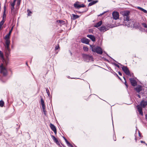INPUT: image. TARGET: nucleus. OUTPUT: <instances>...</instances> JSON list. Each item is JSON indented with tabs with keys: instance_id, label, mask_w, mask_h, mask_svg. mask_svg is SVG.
Segmentation results:
<instances>
[{
	"instance_id": "1",
	"label": "nucleus",
	"mask_w": 147,
	"mask_h": 147,
	"mask_svg": "<svg viewBox=\"0 0 147 147\" xmlns=\"http://www.w3.org/2000/svg\"><path fill=\"white\" fill-rule=\"evenodd\" d=\"M130 12L128 11H123L121 14L123 17V25L127 26L128 27L130 26V19L129 15Z\"/></svg>"
},
{
	"instance_id": "2",
	"label": "nucleus",
	"mask_w": 147,
	"mask_h": 147,
	"mask_svg": "<svg viewBox=\"0 0 147 147\" xmlns=\"http://www.w3.org/2000/svg\"><path fill=\"white\" fill-rule=\"evenodd\" d=\"M147 105V101L144 100H142L140 102V105H138L136 107L139 114L142 116L143 115L142 108H144Z\"/></svg>"
},
{
	"instance_id": "3",
	"label": "nucleus",
	"mask_w": 147,
	"mask_h": 147,
	"mask_svg": "<svg viewBox=\"0 0 147 147\" xmlns=\"http://www.w3.org/2000/svg\"><path fill=\"white\" fill-rule=\"evenodd\" d=\"M92 48V51L94 52H96L97 54L101 55L102 53V51L101 48L98 46L95 45L90 46Z\"/></svg>"
},
{
	"instance_id": "4",
	"label": "nucleus",
	"mask_w": 147,
	"mask_h": 147,
	"mask_svg": "<svg viewBox=\"0 0 147 147\" xmlns=\"http://www.w3.org/2000/svg\"><path fill=\"white\" fill-rule=\"evenodd\" d=\"M83 57L84 60L87 62H89L91 60L92 61L93 60L92 56L84 54L83 55Z\"/></svg>"
},
{
	"instance_id": "5",
	"label": "nucleus",
	"mask_w": 147,
	"mask_h": 147,
	"mask_svg": "<svg viewBox=\"0 0 147 147\" xmlns=\"http://www.w3.org/2000/svg\"><path fill=\"white\" fill-rule=\"evenodd\" d=\"M122 66L121 67L124 73L127 75L131 76V75L130 74V71L128 68L127 66H125L123 65H121Z\"/></svg>"
},
{
	"instance_id": "6",
	"label": "nucleus",
	"mask_w": 147,
	"mask_h": 147,
	"mask_svg": "<svg viewBox=\"0 0 147 147\" xmlns=\"http://www.w3.org/2000/svg\"><path fill=\"white\" fill-rule=\"evenodd\" d=\"M112 16L113 19L117 20L119 18V13L117 11H114L112 13Z\"/></svg>"
},
{
	"instance_id": "7",
	"label": "nucleus",
	"mask_w": 147,
	"mask_h": 147,
	"mask_svg": "<svg viewBox=\"0 0 147 147\" xmlns=\"http://www.w3.org/2000/svg\"><path fill=\"white\" fill-rule=\"evenodd\" d=\"M0 68L1 73L3 74L4 75H6L7 74V71L5 68L3 66V64L1 65Z\"/></svg>"
},
{
	"instance_id": "8",
	"label": "nucleus",
	"mask_w": 147,
	"mask_h": 147,
	"mask_svg": "<svg viewBox=\"0 0 147 147\" xmlns=\"http://www.w3.org/2000/svg\"><path fill=\"white\" fill-rule=\"evenodd\" d=\"M131 84L132 86L135 87L137 85V82L133 78H129Z\"/></svg>"
},
{
	"instance_id": "9",
	"label": "nucleus",
	"mask_w": 147,
	"mask_h": 147,
	"mask_svg": "<svg viewBox=\"0 0 147 147\" xmlns=\"http://www.w3.org/2000/svg\"><path fill=\"white\" fill-rule=\"evenodd\" d=\"M134 89L138 93H139L142 90V87L140 85H138L136 87L134 88Z\"/></svg>"
},
{
	"instance_id": "10",
	"label": "nucleus",
	"mask_w": 147,
	"mask_h": 147,
	"mask_svg": "<svg viewBox=\"0 0 147 147\" xmlns=\"http://www.w3.org/2000/svg\"><path fill=\"white\" fill-rule=\"evenodd\" d=\"M81 41L83 43L88 45L89 44L90 40L86 38H84L81 39Z\"/></svg>"
},
{
	"instance_id": "11",
	"label": "nucleus",
	"mask_w": 147,
	"mask_h": 147,
	"mask_svg": "<svg viewBox=\"0 0 147 147\" xmlns=\"http://www.w3.org/2000/svg\"><path fill=\"white\" fill-rule=\"evenodd\" d=\"M50 126L51 129L54 131L55 134H56L57 130L55 125L52 123H50Z\"/></svg>"
},
{
	"instance_id": "12",
	"label": "nucleus",
	"mask_w": 147,
	"mask_h": 147,
	"mask_svg": "<svg viewBox=\"0 0 147 147\" xmlns=\"http://www.w3.org/2000/svg\"><path fill=\"white\" fill-rule=\"evenodd\" d=\"M87 36L93 42L95 41L96 40L94 36L91 34L87 35Z\"/></svg>"
},
{
	"instance_id": "13",
	"label": "nucleus",
	"mask_w": 147,
	"mask_h": 147,
	"mask_svg": "<svg viewBox=\"0 0 147 147\" xmlns=\"http://www.w3.org/2000/svg\"><path fill=\"white\" fill-rule=\"evenodd\" d=\"M51 137L55 142L58 145L60 146V144L58 140L54 136L52 135Z\"/></svg>"
},
{
	"instance_id": "14",
	"label": "nucleus",
	"mask_w": 147,
	"mask_h": 147,
	"mask_svg": "<svg viewBox=\"0 0 147 147\" xmlns=\"http://www.w3.org/2000/svg\"><path fill=\"white\" fill-rule=\"evenodd\" d=\"M10 51L11 50H5L4 51L5 53L6 57L7 58H8L10 55Z\"/></svg>"
},
{
	"instance_id": "15",
	"label": "nucleus",
	"mask_w": 147,
	"mask_h": 147,
	"mask_svg": "<svg viewBox=\"0 0 147 147\" xmlns=\"http://www.w3.org/2000/svg\"><path fill=\"white\" fill-rule=\"evenodd\" d=\"M108 29H107L106 27L104 26H102L99 29V30L101 31L105 32L107 31Z\"/></svg>"
},
{
	"instance_id": "16",
	"label": "nucleus",
	"mask_w": 147,
	"mask_h": 147,
	"mask_svg": "<svg viewBox=\"0 0 147 147\" xmlns=\"http://www.w3.org/2000/svg\"><path fill=\"white\" fill-rule=\"evenodd\" d=\"M72 17H71V19L73 20H74L78 18L80 16L77 15H75L74 14H72Z\"/></svg>"
},
{
	"instance_id": "17",
	"label": "nucleus",
	"mask_w": 147,
	"mask_h": 147,
	"mask_svg": "<svg viewBox=\"0 0 147 147\" xmlns=\"http://www.w3.org/2000/svg\"><path fill=\"white\" fill-rule=\"evenodd\" d=\"M79 3V2L77 1L74 4V6L76 8L79 9L80 8V5L78 4Z\"/></svg>"
},
{
	"instance_id": "18",
	"label": "nucleus",
	"mask_w": 147,
	"mask_h": 147,
	"mask_svg": "<svg viewBox=\"0 0 147 147\" xmlns=\"http://www.w3.org/2000/svg\"><path fill=\"white\" fill-rule=\"evenodd\" d=\"M98 2V1L97 0H95V1H91V2L90 3L88 4V7L90 6L95 4L97 2Z\"/></svg>"
},
{
	"instance_id": "19",
	"label": "nucleus",
	"mask_w": 147,
	"mask_h": 147,
	"mask_svg": "<svg viewBox=\"0 0 147 147\" xmlns=\"http://www.w3.org/2000/svg\"><path fill=\"white\" fill-rule=\"evenodd\" d=\"M102 23V21H100L97 22L96 24L94 26L95 27L97 28L98 27L100 26Z\"/></svg>"
},
{
	"instance_id": "20",
	"label": "nucleus",
	"mask_w": 147,
	"mask_h": 147,
	"mask_svg": "<svg viewBox=\"0 0 147 147\" xmlns=\"http://www.w3.org/2000/svg\"><path fill=\"white\" fill-rule=\"evenodd\" d=\"M136 8L137 9H139V10L143 11L144 13H147V11L146 10L144 9H143V8H142L140 7H137Z\"/></svg>"
},
{
	"instance_id": "21",
	"label": "nucleus",
	"mask_w": 147,
	"mask_h": 147,
	"mask_svg": "<svg viewBox=\"0 0 147 147\" xmlns=\"http://www.w3.org/2000/svg\"><path fill=\"white\" fill-rule=\"evenodd\" d=\"M5 47V50H11L9 48L10 45H4Z\"/></svg>"
},
{
	"instance_id": "22",
	"label": "nucleus",
	"mask_w": 147,
	"mask_h": 147,
	"mask_svg": "<svg viewBox=\"0 0 147 147\" xmlns=\"http://www.w3.org/2000/svg\"><path fill=\"white\" fill-rule=\"evenodd\" d=\"M5 44L4 45H10V41L9 40H5Z\"/></svg>"
},
{
	"instance_id": "23",
	"label": "nucleus",
	"mask_w": 147,
	"mask_h": 147,
	"mask_svg": "<svg viewBox=\"0 0 147 147\" xmlns=\"http://www.w3.org/2000/svg\"><path fill=\"white\" fill-rule=\"evenodd\" d=\"M57 22H59L60 24H65V21L63 20H57Z\"/></svg>"
},
{
	"instance_id": "24",
	"label": "nucleus",
	"mask_w": 147,
	"mask_h": 147,
	"mask_svg": "<svg viewBox=\"0 0 147 147\" xmlns=\"http://www.w3.org/2000/svg\"><path fill=\"white\" fill-rule=\"evenodd\" d=\"M40 102L42 107L45 106L44 101L42 98L40 99Z\"/></svg>"
},
{
	"instance_id": "25",
	"label": "nucleus",
	"mask_w": 147,
	"mask_h": 147,
	"mask_svg": "<svg viewBox=\"0 0 147 147\" xmlns=\"http://www.w3.org/2000/svg\"><path fill=\"white\" fill-rule=\"evenodd\" d=\"M10 35L9 34H6L4 38V39L5 40H9V38H10Z\"/></svg>"
},
{
	"instance_id": "26",
	"label": "nucleus",
	"mask_w": 147,
	"mask_h": 147,
	"mask_svg": "<svg viewBox=\"0 0 147 147\" xmlns=\"http://www.w3.org/2000/svg\"><path fill=\"white\" fill-rule=\"evenodd\" d=\"M5 22V21H4L3 20H2L0 22V30H1L2 26L3 24Z\"/></svg>"
},
{
	"instance_id": "27",
	"label": "nucleus",
	"mask_w": 147,
	"mask_h": 147,
	"mask_svg": "<svg viewBox=\"0 0 147 147\" xmlns=\"http://www.w3.org/2000/svg\"><path fill=\"white\" fill-rule=\"evenodd\" d=\"M46 92L48 96L49 97H50V92H49V89H48V88H47L46 89Z\"/></svg>"
},
{
	"instance_id": "28",
	"label": "nucleus",
	"mask_w": 147,
	"mask_h": 147,
	"mask_svg": "<svg viewBox=\"0 0 147 147\" xmlns=\"http://www.w3.org/2000/svg\"><path fill=\"white\" fill-rule=\"evenodd\" d=\"M4 104V102L2 100L0 101V107H2L3 106Z\"/></svg>"
},
{
	"instance_id": "29",
	"label": "nucleus",
	"mask_w": 147,
	"mask_h": 147,
	"mask_svg": "<svg viewBox=\"0 0 147 147\" xmlns=\"http://www.w3.org/2000/svg\"><path fill=\"white\" fill-rule=\"evenodd\" d=\"M0 57L2 58V59L4 60L3 53L1 51H0Z\"/></svg>"
},
{
	"instance_id": "30",
	"label": "nucleus",
	"mask_w": 147,
	"mask_h": 147,
	"mask_svg": "<svg viewBox=\"0 0 147 147\" xmlns=\"http://www.w3.org/2000/svg\"><path fill=\"white\" fill-rule=\"evenodd\" d=\"M27 11L28 13V16H30L32 13V12L29 9H28Z\"/></svg>"
},
{
	"instance_id": "31",
	"label": "nucleus",
	"mask_w": 147,
	"mask_h": 147,
	"mask_svg": "<svg viewBox=\"0 0 147 147\" xmlns=\"http://www.w3.org/2000/svg\"><path fill=\"white\" fill-rule=\"evenodd\" d=\"M14 7H11V11L12 14H13L14 13Z\"/></svg>"
},
{
	"instance_id": "32",
	"label": "nucleus",
	"mask_w": 147,
	"mask_h": 147,
	"mask_svg": "<svg viewBox=\"0 0 147 147\" xmlns=\"http://www.w3.org/2000/svg\"><path fill=\"white\" fill-rule=\"evenodd\" d=\"M21 0H17V6L19 7L20 4Z\"/></svg>"
},
{
	"instance_id": "33",
	"label": "nucleus",
	"mask_w": 147,
	"mask_h": 147,
	"mask_svg": "<svg viewBox=\"0 0 147 147\" xmlns=\"http://www.w3.org/2000/svg\"><path fill=\"white\" fill-rule=\"evenodd\" d=\"M83 50L84 51H88V48L87 47H83Z\"/></svg>"
},
{
	"instance_id": "34",
	"label": "nucleus",
	"mask_w": 147,
	"mask_h": 147,
	"mask_svg": "<svg viewBox=\"0 0 147 147\" xmlns=\"http://www.w3.org/2000/svg\"><path fill=\"white\" fill-rule=\"evenodd\" d=\"M60 49L59 45V44H57V45L55 46V50H56L59 49Z\"/></svg>"
},
{
	"instance_id": "35",
	"label": "nucleus",
	"mask_w": 147,
	"mask_h": 147,
	"mask_svg": "<svg viewBox=\"0 0 147 147\" xmlns=\"http://www.w3.org/2000/svg\"><path fill=\"white\" fill-rule=\"evenodd\" d=\"M67 146L69 147H74L69 142L67 144Z\"/></svg>"
},
{
	"instance_id": "36",
	"label": "nucleus",
	"mask_w": 147,
	"mask_h": 147,
	"mask_svg": "<svg viewBox=\"0 0 147 147\" xmlns=\"http://www.w3.org/2000/svg\"><path fill=\"white\" fill-rule=\"evenodd\" d=\"M43 112L44 113V114L46 115V110L45 108V106L42 107Z\"/></svg>"
},
{
	"instance_id": "37",
	"label": "nucleus",
	"mask_w": 147,
	"mask_h": 147,
	"mask_svg": "<svg viewBox=\"0 0 147 147\" xmlns=\"http://www.w3.org/2000/svg\"><path fill=\"white\" fill-rule=\"evenodd\" d=\"M142 25L144 28L147 29V25L145 23H142Z\"/></svg>"
},
{
	"instance_id": "38",
	"label": "nucleus",
	"mask_w": 147,
	"mask_h": 147,
	"mask_svg": "<svg viewBox=\"0 0 147 147\" xmlns=\"http://www.w3.org/2000/svg\"><path fill=\"white\" fill-rule=\"evenodd\" d=\"M5 13V9L4 10V14H3V20H4V18H5L6 17V15Z\"/></svg>"
},
{
	"instance_id": "39",
	"label": "nucleus",
	"mask_w": 147,
	"mask_h": 147,
	"mask_svg": "<svg viewBox=\"0 0 147 147\" xmlns=\"http://www.w3.org/2000/svg\"><path fill=\"white\" fill-rule=\"evenodd\" d=\"M86 6L84 4H82L80 5V7H84Z\"/></svg>"
},
{
	"instance_id": "40",
	"label": "nucleus",
	"mask_w": 147,
	"mask_h": 147,
	"mask_svg": "<svg viewBox=\"0 0 147 147\" xmlns=\"http://www.w3.org/2000/svg\"><path fill=\"white\" fill-rule=\"evenodd\" d=\"M13 29V27H12V28L11 29V30L9 31L8 34H9L10 35H11V32H12V30Z\"/></svg>"
},
{
	"instance_id": "41",
	"label": "nucleus",
	"mask_w": 147,
	"mask_h": 147,
	"mask_svg": "<svg viewBox=\"0 0 147 147\" xmlns=\"http://www.w3.org/2000/svg\"><path fill=\"white\" fill-rule=\"evenodd\" d=\"M63 138L65 140L66 143V144H67V143L69 142L67 141V139L64 137H63Z\"/></svg>"
},
{
	"instance_id": "42",
	"label": "nucleus",
	"mask_w": 147,
	"mask_h": 147,
	"mask_svg": "<svg viewBox=\"0 0 147 147\" xmlns=\"http://www.w3.org/2000/svg\"><path fill=\"white\" fill-rule=\"evenodd\" d=\"M15 3H11V7H14Z\"/></svg>"
},
{
	"instance_id": "43",
	"label": "nucleus",
	"mask_w": 147,
	"mask_h": 147,
	"mask_svg": "<svg viewBox=\"0 0 147 147\" xmlns=\"http://www.w3.org/2000/svg\"><path fill=\"white\" fill-rule=\"evenodd\" d=\"M106 12H104L102 13H100V15H98V16H102V15L105 14Z\"/></svg>"
},
{
	"instance_id": "44",
	"label": "nucleus",
	"mask_w": 147,
	"mask_h": 147,
	"mask_svg": "<svg viewBox=\"0 0 147 147\" xmlns=\"http://www.w3.org/2000/svg\"><path fill=\"white\" fill-rule=\"evenodd\" d=\"M88 10V8H86V9L84 11H82V12L78 11V12L80 13H83L84 12H86Z\"/></svg>"
},
{
	"instance_id": "45",
	"label": "nucleus",
	"mask_w": 147,
	"mask_h": 147,
	"mask_svg": "<svg viewBox=\"0 0 147 147\" xmlns=\"http://www.w3.org/2000/svg\"><path fill=\"white\" fill-rule=\"evenodd\" d=\"M124 84H125V86H126L127 88H128V85L127 84L126 82V81H125V82Z\"/></svg>"
},
{
	"instance_id": "46",
	"label": "nucleus",
	"mask_w": 147,
	"mask_h": 147,
	"mask_svg": "<svg viewBox=\"0 0 147 147\" xmlns=\"http://www.w3.org/2000/svg\"><path fill=\"white\" fill-rule=\"evenodd\" d=\"M115 65L117 67H118V68H119V66L117 64H115Z\"/></svg>"
},
{
	"instance_id": "47",
	"label": "nucleus",
	"mask_w": 147,
	"mask_h": 147,
	"mask_svg": "<svg viewBox=\"0 0 147 147\" xmlns=\"http://www.w3.org/2000/svg\"><path fill=\"white\" fill-rule=\"evenodd\" d=\"M118 73L119 75H120L121 76H122V74L121 72H120V71H118Z\"/></svg>"
},
{
	"instance_id": "48",
	"label": "nucleus",
	"mask_w": 147,
	"mask_h": 147,
	"mask_svg": "<svg viewBox=\"0 0 147 147\" xmlns=\"http://www.w3.org/2000/svg\"><path fill=\"white\" fill-rule=\"evenodd\" d=\"M114 75L116 76L117 77H119V76H118V75L115 73Z\"/></svg>"
},
{
	"instance_id": "49",
	"label": "nucleus",
	"mask_w": 147,
	"mask_h": 147,
	"mask_svg": "<svg viewBox=\"0 0 147 147\" xmlns=\"http://www.w3.org/2000/svg\"><path fill=\"white\" fill-rule=\"evenodd\" d=\"M140 142L141 143H144V144H146V143H145V142L144 141H140Z\"/></svg>"
},
{
	"instance_id": "50",
	"label": "nucleus",
	"mask_w": 147,
	"mask_h": 147,
	"mask_svg": "<svg viewBox=\"0 0 147 147\" xmlns=\"http://www.w3.org/2000/svg\"><path fill=\"white\" fill-rule=\"evenodd\" d=\"M137 96L138 97V98H141V96H140L139 95V94H138L137 95Z\"/></svg>"
},
{
	"instance_id": "51",
	"label": "nucleus",
	"mask_w": 147,
	"mask_h": 147,
	"mask_svg": "<svg viewBox=\"0 0 147 147\" xmlns=\"http://www.w3.org/2000/svg\"><path fill=\"white\" fill-rule=\"evenodd\" d=\"M145 118H146V120L147 121V114L146 115Z\"/></svg>"
},
{
	"instance_id": "52",
	"label": "nucleus",
	"mask_w": 147,
	"mask_h": 147,
	"mask_svg": "<svg viewBox=\"0 0 147 147\" xmlns=\"http://www.w3.org/2000/svg\"><path fill=\"white\" fill-rule=\"evenodd\" d=\"M93 0H88V2H90L91 1H92Z\"/></svg>"
},
{
	"instance_id": "53",
	"label": "nucleus",
	"mask_w": 147,
	"mask_h": 147,
	"mask_svg": "<svg viewBox=\"0 0 147 147\" xmlns=\"http://www.w3.org/2000/svg\"><path fill=\"white\" fill-rule=\"evenodd\" d=\"M16 1V0H13V3H15Z\"/></svg>"
},
{
	"instance_id": "54",
	"label": "nucleus",
	"mask_w": 147,
	"mask_h": 147,
	"mask_svg": "<svg viewBox=\"0 0 147 147\" xmlns=\"http://www.w3.org/2000/svg\"><path fill=\"white\" fill-rule=\"evenodd\" d=\"M139 135L140 137H141V134H140V132H139Z\"/></svg>"
},
{
	"instance_id": "55",
	"label": "nucleus",
	"mask_w": 147,
	"mask_h": 147,
	"mask_svg": "<svg viewBox=\"0 0 147 147\" xmlns=\"http://www.w3.org/2000/svg\"><path fill=\"white\" fill-rule=\"evenodd\" d=\"M117 77L119 78V79L120 80H121V78L119 77H119Z\"/></svg>"
},
{
	"instance_id": "56",
	"label": "nucleus",
	"mask_w": 147,
	"mask_h": 147,
	"mask_svg": "<svg viewBox=\"0 0 147 147\" xmlns=\"http://www.w3.org/2000/svg\"><path fill=\"white\" fill-rule=\"evenodd\" d=\"M123 78H124V80H125V78L124 77H123Z\"/></svg>"
},
{
	"instance_id": "57",
	"label": "nucleus",
	"mask_w": 147,
	"mask_h": 147,
	"mask_svg": "<svg viewBox=\"0 0 147 147\" xmlns=\"http://www.w3.org/2000/svg\"><path fill=\"white\" fill-rule=\"evenodd\" d=\"M8 63V62H6V65H7Z\"/></svg>"
},
{
	"instance_id": "58",
	"label": "nucleus",
	"mask_w": 147,
	"mask_h": 147,
	"mask_svg": "<svg viewBox=\"0 0 147 147\" xmlns=\"http://www.w3.org/2000/svg\"><path fill=\"white\" fill-rule=\"evenodd\" d=\"M26 65H27V66H28V64H27V62H26Z\"/></svg>"
},
{
	"instance_id": "59",
	"label": "nucleus",
	"mask_w": 147,
	"mask_h": 147,
	"mask_svg": "<svg viewBox=\"0 0 147 147\" xmlns=\"http://www.w3.org/2000/svg\"><path fill=\"white\" fill-rule=\"evenodd\" d=\"M135 140H137V139H136V138H135Z\"/></svg>"
},
{
	"instance_id": "60",
	"label": "nucleus",
	"mask_w": 147,
	"mask_h": 147,
	"mask_svg": "<svg viewBox=\"0 0 147 147\" xmlns=\"http://www.w3.org/2000/svg\"><path fill=\"white\" fill-rule=\"evenodd\" d=\"M1 133H0V136H1Z\"/></svg>"
},
{
	"instance_id": "61",
	"label": "nucleus",
	"mask_w": 147,
	"mask_h": 147,
	"mask_svg": "<svg viewBox=\"0 0 147 147\" xmlns=\"http://www.w3.org/2000/svg\"><path fill=\"white\" fill-rule=\"evenodd\" d=\"M146 144V145L147 146V144Z\"/></svg>"
}]
</instances>
